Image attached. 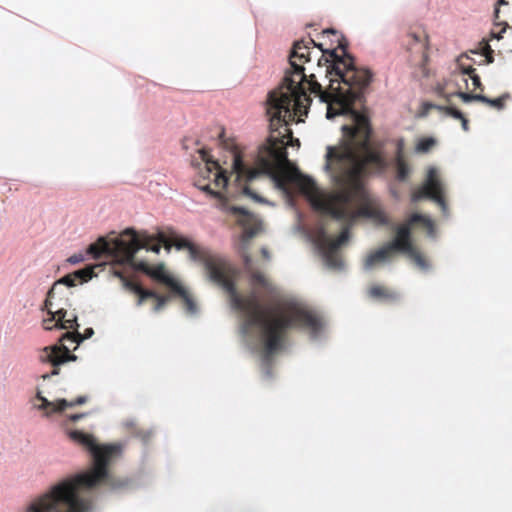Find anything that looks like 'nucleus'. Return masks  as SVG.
I'll use <instances>...</instances> for the list:
<instances>
[{
	"label": "nucleus",
	"instance_id": "f257e3e1",
	"mask_svg": "<svg viewBox=\"0 0 512 512\" xmlns=\"http://www.w3.org/2000/svg\"><path fill=\"white\" fill-rule=\"evenodd\" d=\"M187 251L191 261L204 266L208 279L226 292L230 309L238 318L239 341L244 349L257 358L263 380L273 379L275 356L288 351V330L299 329L316 347L328 341V323L315 310L293 299L283 307L277 301L265 304L256 292L244 297L236 287V269L228 261L193 242Z\"/></svg>",
	"mask_w": 512,
	"mask_h": 512
},
{
	"label": "nucleus",
	"instance_id": "f03ea898",
	"mask_svg": "<svg viewBox=\"0 0 512 512\" xmlns=\"http://www.w3.org/2000/svg\"><path fill=\"white\" fill-rule=\"evenodd\" d=\"M67 434L87 450L91 465L52 486L46 494L31 502L25 512H92L94 500L131 492L151 481V473L145 468L125 478H116L110 472V464L123 452L121 443L100 444L93 435L78 429L69 430Z\"/></svg>",
	"mask_w": 512,
	"mask_h": 512
},
{
	"label": "nucleus",
	"instance_id": "7ed1b4c3",
	"mask_svg": "<svg viewBox=\"0 0 512 512\" xmlns=\"http://www.w3.org/2000/svg\"><path fill=\"white\" fill-rule=\"evenodd\" d=\"M344 91L343 88H337L340 107L335 110L328 104L326 118L332 120L343 115L350 119L351 124L341 126L342 137L338 147H326L323 171L338 190L346 187L356 197L365 200V179L385 175L390 166L387 141L376 134L368 114L353 105L355 102H363L365 98L348 99Z\"/></svg>",
	"mask_w": 512,
	"mask_h": 512
},
{
	"label": "nucleus",
	"instance_id": "20e7f679",
	"mask_svg": "<svg viewBox=\"0 0 512 512\" xmlns=\"http://www.w3.org/2000/svg\"><path fill=\"white\" fill-rule=\"evenodd\" d=\"M286 91L283 89L268 92L266 114L269 121L270 135L267 142L258 148L255 159L257 169L246 163L238 154L233 145L228 143L225 137V129L219 127L215 134L209 135L210 139H217L219 144L233 154L232 170L239 181L252 182L261 176H266L273 183L274 188L289 198L293 204L291 191L284 180L272 170L282 165L293 166L288 159L287 147H300V140L292 136L290 125L302 120L296 119L307 116L312 99L301 83L296 82L291 75H286Z\"/></svg>",
	"mask_w": 512,
	"mask_h": 512
},
{
	"label": "nucleus",
	"instance_id": "39448f33",
	"mask_svg": "<svg viewBox=\"0 0 512 512\" xmlns=\"http://www.w3.org/2000/svg\"><path fill=\"white\" fill-rule=\"evenodd\" d=\"M221 209L231 216H234L238 223L243 226V232L235 243V248L239 254L245 271L250 275L251 280L263 287L267 286L264 276L253 269V259L249 255L248 250L251 240L257 235L261 221L255 214L244 206L231 205L227 202L221 204Z\"/></svg>",
	"mask_w": 512,
	"mask_h": 512
},
{
	"label": "nucleus",
	"instance_id": "423d86ee",
	"mask_svg": "<svg viewBox=\"0 0 512 512\" xmlns=\"http://www.w3.org/2000/svg\"><path fill=\"white\" fill-rule=\"evenodd\" d=\"M346 40L341 35V41L338 42V48L342 50V53H337V56H334L331 59H328L325 56H320L317 59V65L319 67L327 66L326 75L327 76H336L337 80L331 81V85L334 82H338L347 86L344 91V95L348 99L361 100L365 98V93L369 85L373 80V74L371 71H365L360 74L362 78L358 76L354 78H348L345 75L344 71L341 68V63L344 59V49H348Z\"/></svg>",
	"mask_w": 512,
	"mask_h": 512
},
{
	"label": "nucleus",
	"instance_id": "0eeeda50",
	"mask_svg": "<svg viewBox=\"0 0 512 512\" xmlns=\"http://www.w3.org/2000/svg\"><path fill=\"white\" fill-rule=\"evenodd\" d=\"M346 40L341 35V41L338 42V48L342 50V53H337V56H334L331 59H328L325 56H320L317 59V65L319 67L327 66L326 75L327 76H336L337 80L331 81V85L334 82H338L347 86L344 91V95L348 99L361 100L365 98V93L369 85L373 80V74L371 71H365L360 74L362 78L358 76L354 78H348L345 75L344 71L341 68V63L344 59V49H348Z\"/></svg>",
	"mask_w": 512,
	"mask_h": 512
},
{
	"label": "nucleus",
	"instance_id": "6e6552de",
	"mask_svg": "<svg viewBox=\"0 0 512 512\" xmlns=\"http://www.w3.org/2000/svg\"><path fill=\"white\" fill-rule=\"evenodd\" d=\"M367 183H368V179H365L364 189L367 194V197H366L367 199H365V200H362V199L356 197V195H354L346 187L340 188L339 191L343 194L346 201L352 202V203L360 206L359 214L362 217L373 221L377 225L389 227L392 231H394L396 233L395 237H399L403 241L413 243L410 225L409 224L397 225L395 223H392L389 220L388 216L386 215L385 211L382 208L376 206V200L369 193V191L367 189Z\"/></svg>",
	"mask_w": 512,
	"mask_h": 512
},
{
	"label": "nucleus",
	"instance_id": "1a4fd4ad",
	"mask_svg": "<svg viewBox=\"0 0 512 512\" xmlns=\"http://www.w3.org/2000/svg\"><path fill=\"white\" fill-rule=\"evenodd\" d=\"M317 234L319 237V243L315 246V254L320 257L323 265L326 268L335 271L344 270L345 264L336 252L341 246L345 245L349 241V229H343L338 238L334 239L333 236L328 233L325 226L318 223Z\"/></svg>",
	"mask_w": 512,
	"mask_h": 512
},
{
	"label": "nucleus",
	"instance_id": "9d476101",
	"mask_svg": "<svg viewBox=\"0 0 512 512\" xmlns=\"http://www.w3.org/2000/svg\"><path fill=\"white\" fill-rule=\"evenodd\" d=\"M123 235L129 238L127 244L124 246L123 242L119 239H114V247H117L116 259L117 265L131 264L137 253L144 249L146 242L142 239V230L137 231L134 227H126L123 230Z\"/></svg>",
	"mask_w": 512,
	"mask_h": 512
},
{
	"label": "nucleus",
	"instance_id": "9b49d317",
	"mask_svg": "<svg viewBox=\"0 0 512 512\" xmlns=\"http://www.w3.org/2000/svg\"><path fill=\"white\" fill-rule=\"evenodd\" d=\"M438 169L435 166H430L427 169L426 177L419 188V191L413 192L411 201L417 203L421 200L432 201L435 194H444L445 186L443 181L437 177Z\"/></svg>",
	"mask_w": 512,
	"mask_h": 512
},
{
	"label": "nucleus",
	"instance_id": "f8f14e48",
	"mask_svg": "<svg viewBox=\"0 0 512 512\" xmlns=\"http://www.w3.org/2000/svg\"><path fill=\"white\" fill-rule=\"evenodd\" d=\"M311 45L313 47L318 48L321 52H322V49H325L323 47L322 43L315 42L312 38H309L308 41L296 40L293 43V46H292L291 52H290V56H289V63L291 65V68L293 69V72L297 75H302L303 78L306 77V75L304 73L305 68L303 66L299 65L298 63H296L293 60V58H298L299 60L304 61V62H310L312 59L311 52L309 51Z\"/></svg>",
	"mask_w": 512,
	"mask_h": 512
},
{
	"label": "nucleus",
	"instance_id": "ddd939ff",
	"mask_svg": "<svg viewBox=\"0 0 512 512\" xmlns=\"http://www.w3.org/2000/svg\"><path fill=\"white\" fill-rule=\"evenodd\" d=\"M52 307H49L47 310L49 314V318L44 320L46 322H54V325H45L44 329L47 331L51 330H66V331H77L80 329V324L78 322V316L76 313H71L69 315L68 311L64 308H59L56 311L51 310Z\"/></svg>",
	"mask_w": 512,
	"mask_h": 512
},
{
	"label": "nucleus",
	"instance_id": "4468645a",
	"mask_svg": "<svg viewBox=\"0 0 512 512\" xmlns=\"http://www.w3.org/2000/svg\"><path fill=\"white\" fill-rule=\"evenodd\" d=\"M86 256L99 260L105 258L109 262L116 264L117 247H114V242L109 241L104 236H99L94 243H91L86 248Z\"/></svg>",
	"mask_w": 512,
	"mask_h": 512
},
{
	"label": "nucleus",
	"instance_id": "2eb2a0df",
	"mask_svg": "<svg viewBox=\"0 0 512 512\" xmlns=\"http://www.w3.org/2000/svg\"><path fill=\"white\" fill-rule=\"evenodd\" d=\"M170 293L174 296L179 298L184 306L185 312L189 316H198L199 315V307L194 300V298L190 295L186 287L182 285L181 282H179L175 287H173L170 290Z\"/></svg>",
	"mask_w": 512,
	"mask_h": 512
},
{
	"label": "nucleus",
	"instance_id": "dca6fc26",
	"mask_svg": "<svg viewBox=\"0 0 512 512\" xmlns=\"http://www.w3.org/2000/svg\"><path fill=\"white\" fill-rule=\"evenodd\" d=\"M147 275L165 285L169 291L180 282L172 274L166 271L163 263H160L155 267L150 266Z\"/></svg>",
	"mask_w": 512,
	"mask_h": 512
},
{
	"label": "nucleus",
	"instance_id": "f3484780",
	"mask_svg": "<svg viewBox=\"0 0 512 512\" xmlns=\"http://www.w3.org/2000/svg\"><path fill=\"white\" fill-rule=\"evenodd\" d=\"M391 263L392 257L387 253L386 248L382 246L367 255L363 262L362 269L365 272H369L376 264L390 265Z\"/></svg>",
	"mask_w": 512,
	"mask_h": 512
},
{
	"label": "nucleus",
	"instance_id": "a211bd4d",
	"mask_svg": "<svg viewBox=\"0 0 512 512\" xmlns=\"http://www.w3.org/2000/svg\"><path fill=\"white\" fill-rule=\"evenodd\" d=\"M60 351V348L57 344H52L46 346L42 349L40 354V360L45 363H50L53 368L51 370L50 375L56 376L60 373V366L63 365L60 363V360L57 358V352Z\"/></svg>",
	"mask_w": 512,
	"mask_h": 512
},
{
	"label": "nucleus",
	"instance_id": "6ab92c4d",
	"mask_svg": "<svg viewBox=\"0 0 512 512\" xmlns=\"http://www.w3.org/2000/svg\"><path fill=\"white\" fill-rule=\"evenodd\" d=\"M296 217H297L298 223L293 227V233L302 234L304 239L312 245V248L315 251V246H316V244L319 243V237L317 234V225L315 226L314 231L310 232L301 223V221L303 219V213L299 210H296Z\"/></svg>",
	"mask_w": 512,
	"mask_h": 512
},
{
	"label": "nucleus",
	"instance_id": "aec40b11",
	"mask_svg": "<svg viewBox=\"0 0 512 512\" xmlns=\"http://www.w3.org/2000/svg\"><path fill=\"white\" fill-rule=\"evenodd\" d=\"M395 180L399 183H408L412 168L402 157H396L394 163Z\"/></svg>",
	"mask_w": 512,
	"mask_h": 512
},
{
	"label": "nucleus",
	"instance_id": "412c9836",
	"mask_svg": "<svg viewBox=\"0 0 512 512\" xmlns=\"http://www.w3.org/2000/svg\"><path fill=\"white\" fill-rule=\"evenodd\" d=\"M341 66H343L342 70L344 71L345 75L348 72L353 73L350 78H354L356 76L362 78L360 74L364 73L365 71H369L368 69H359L357 67L355 57L349 52L348 49H344V59L341 63Z\"/></svg>",
	"mask_w": 512,
	"mask_h": 512
},
{
	"label": "nucleus",
	"instance_id": "4be33fe9",
	"mask_svg": "<svg viewBox=\"0 0 512 512\" xmlns=\"http://www.w3.org/2000/svg\"><path fill=\"white\" fill-rule=\"evenodd\" d=\"M413 246V243L403 241L399 237H394L383 248H386L387 253L391 251L407 256Z\"/></svg>",
	"mask_w": 512,
	"mask_h": 512
},
{
	"label": "nucleus",
	"instance_id": "5701e85b",
	"mask_svg": "<svg viewBox=\"0 0 512 512\" xmlns=\"http://www.w3.org/2000/svg\"><path fill=\"white\" fill-rule=\"evenodd\" d=\"M511 97L510 93L506 92L497 98H490L484 94H478V102L484 103L499 111L505 108V100Z\"/></svg>",
	"mask_w": 512,
	"mask_h": 512
},
{
	"label": "nucleus",
	"instance_id": "b1692460",
	"mask_svg": "<svg viewBox=\"0 0 512 512\" xmlns=\"http://www.w3.org/2000/svg\"><path fill=\"white\" fill-rule=\"evenodd\" d=\"M369 295L372 298H375V299H378V300L384 301V302L394 301V300H397L399 298V294L398 293H390V292L384 290L380 286H373V287H371L370 290H369Z\"/></svg>",
	"mask_w": 512,
	"mask_h": 512
},
{
	"label": "nucleus",
	"instance_id": "393cba45",
	"mask_svg": "<svg viewBox=\"0 0 512 512\" xmlns=\"http://www.w3.org/2000/svg\"><path fill=\"white\" fill-rule=\"evenodd\" d=\"M71 275L78 285L86 283L89 280H91L95 276V273L93 267L88 266L75 270L74 272L71 273Z\"/></svg>",
	"mask_w": 512,
	"mask_h": 512
},
{
	"label": "nucleus",
	"instance_id": "a878e982",
	"mask_svg": "<svg viewBox=\"0 0 512 512\" xmlns=\"http://www.w3.org/2000/svg\"><path fill=\"white\" fill-rule=\"evenodd\" d=\"M142 239L145 242H158L161 244H166L170 241V236L166 235V233L161 229H157L155 234H151L147 230H142Z\"/></svg>",
	"mask_w": 512,
	"mask_h": 512
},
{
	"label": "nucleus",
	"instance_id": "bb28decb",
	"mask_svg": "<svg viewBox=\"0 0 512 512\" xmlns=\"http://www.w3.org/2000/svg\"><path fill=\"white\" fill-rule=\"evenodd\" d=\"M407 256L413 260L416 266H418L422 271H431L432 265L414 248V246Z\"/></svg>",
	"mask_w": 512,
	"mask_h": 512
},
{
	"label": "nucleus",
	"instance_id": "cd10ccee",
	"mask_svg": "<svg viewBox=\"0 0 512 512\" xmlns=\"http://www.w3.org/2000/svg\"><path fill=\"white\" fill-rule=\"evenodd\" d=\"M471 52L483 55L485 57V60L483 62L478 63L479 65L492 64L495 60L494 55H493L494 52H493L491 46L489 45L488 42H486L484 40L480 43V47L478 48V50H473Z\"/></svg>",
	"mask_w": 512,
	"mask_h": 512
},
{
	"label": "nucleus",
	"instance_id": "c85d7f7f",
	"mask_svg": "<svg viewBox=\"0 0 512 512\" xmlns=\"http://www.w3.org/2000/svg\"><path fill=\"white\" fill-rule=\"evenodd\" d=\"M198 153L200 154V157L203 162H205L207 173L210 174L213 169L220 168V164L218 160H216L206 148H201L198 150Z\"/></svg>",
	"mask_w": 512,
	"mask_h": 512
},
{
	"label": "nucleus",
	"instance_id": "c756f323",
	"mask_svg": "<svg viewBox=\"0 0 512 512\" xmlns=\"http://www.w3.org/2000/svg\"><path fill=\"white\" fill-rule=\"evenodd\" d=\"M67 279H68L67 275H64V276L60 277L58 280H56L54 282L52 287L47 291L46 299L44 301V308L43 309H48L49 307L53 306L52 299L54 298V296L56 294L57 287L59 285L66 286Z\"/></svg>",
	"mask_w": 512,
	"mask_h": 512
},
{
	"label": "nucleus",
	"instance_id": "7c9ffc66",
	"mask_svg": "<svg viewBox=\"0 0 512 512\" xmlns=\"http://www.w3.org/2000/svg\"><path fill=\"white\" fill-rule=\"evenodd\" d=\"M56 344L60 348V351L57 352V358L60 360V363L66 364L68 362H75L78 360V356L71 353L70 349L65 345V343L57 342Z\"/></svg>",
	"mask_w": 512,
	"mask_h": 512
},
{
	"label": "nucleus",
	"instance_id": "2f4dec72",
	"mask_svg": "<svg viewBox=\"0 0 512 512\" xmlns=\"http://www.w3.org/2000/svg\"><path fill=\"white\" fill-rule=\"evenodd\" d=\"M65 341L76 343V345L79 346L85 341V339L78 329L77 331H66L62 333L58 339V342L65 343Z\"/></svg>",
	"mask_w": 512,
	"mask_h": 512
},
{
	"label": "nucleus",
	"instance_id": "473e14b6",
	"mask_svg": "<svg viewBox=\"0 0 512 512\" xmlns=\"http://www.w3.org/2000/svg\"><path fill=\"white\" fill-rule=\"evenodd\" d=\"M436 144V139L432 136L420 138L415 146L416 153H428Z\"/></svg>",
	"mask_w": 512,
	"mask_h": 512
},
{
	"label": "nucleus",
	"instance_id": "72a5a7b5",
	"mask_svg": "<svg viewBox=\"0 0 512 512\" xmlns=\"http://www.w3.org/2000/svg\"><path fill=\"white\" fill-rule=\"evenodd\" d=\"M172 240L175 241L173 247L177 251L187 250V248L192 244V241L190 239H188L185 236L179 235L175 232H173L170 236V241Z\"/></svg>",
	"mask_w": 512,
	"mask_h": 512
},
{
	"label": "nucleus",
	"instance_id": "f704fd0d",
	"mask_svg": "<svg viewBox=\"0 0 512 512\" xmlns=\"http://www.w3.org/2000/svg\"><path fill=\"white\" fill-rule=\"evenodd\" d=\"M242 193L245 196H248L249 198H251L252 200H254L257 203L266 204V205H270V206H274L275 205L274 202H272V201L268 200L267 198L259 195L258 193H256L255 191H253L252 189H250L247 186H245L242 189Z\"/></svg>",
	"mask_w": 512,
	"mask_h": 512
},
{
	"label": "nucleus",
	"instance_id": "c9c22d12",
	"mask_svg": "<svg viewBox=\"0 0 512 512\" xmlns=\"http://www.w3.org/2000/svg\"><path fill=\"white\" fill-rule=\"evenodd\" d=\"M40 404L35 405L34 408L37 410L44 411L45 417H50L53 414L54 409V401H50L48 398L41 397L40 398Z\"/></svg>",
	"mask_w": 512,
	"mask_h": 512
},
{
	"label": "nucleus",
	"instance_id": "e433bc0d",
	"mask_svg": "<svg viewBox=\"0 0 512 512\" xmlns=\"http://www.w3.org/2000/svg\"><path fill=\"white\" fill-rule=\"evenodd\" d=\"M153 434H154L153 429H149V430H146V431L135 430L133 435H134V437L140 439L144 446H147L148 443L150 442Z\"/></svg>",
	"mask_w": 512,
	"mask_h": 512
},
{
	"label": "nucleus",
	"instance_id": "4c0bfd02",
	"mask_svg": "<svg viewBox=\"0 0 512 512\" xmlns=\"http://www.w3.org/2000/svg\"><path fill=\"white\" fill-rule=\"evenodd\" d=\"M122 267L123 266H130V267H133L135 270L139 271V272H142L144 274L147 275L148 271H149V268H150V265L149 263L146 261V260H136V258L134 259V262H132L131 264H125V265H121Z\"/></svg>",
	"mask_w": 512,
	"mask_h": 512
},
{
	"label": "nucleus",
	"instance_id": "58836bf2",
	"mask_svg": "<svg viewBox=\"0 0 512 512\" xmlns=\"http://www.w3.org/2000/svg\"><path fill=\"white\" fill-rule=\"evenodd\" d=\"M432 202L436 203L440 207V209L445 217H449V209H448V205L444 199V194L436 193Z\"/></svg>",
	"mask_w": 512,
	"mask_h": 512
},
{
	"label": "nucleus",
	"instance_id": "ea45409f",
	"mask_svg": "<svg viewBox=\"0 0 512 512\" xmlns=\"http://www.w3.org/2000/svg\"><path fill=\"white\" fill-rule=\"evenodd\" d=\"M214 183L223 188H227L229 185V177L224 170H220L216 173Z\"/></svg>",
	"mask_w": 512,
	"mask_h": 512
},
{
	"label": "nucleus",
	"instance_id": "a19ab883",
	"mask_svg": "<svg viewBox=\"0 0 512 512\" xmlns=\"http://www.w3.org/2000/svg\"><path fill=\"white\" fill-rule=\"evenodd\" d=\"M289 179L291 181H295L297 180L298 178L302 177V173L301 171L298 169V167H294V172L292 174H290L289 176ZM303 177L306 179V183L308 185H316V182L314 180V178L312 176H309V175H303Z\"/></svg>",
	"mask_w": 512,
	"mask_h": 512
},
{
	"label": "nucleus",
	"instance_id": "79ce46f5",
	"mask_svg": "<svg viewBox=\"0 0 512 512\" xmlns=\"http://www.w3.org/2000/svg\"><path fill=\"white\" fill-rule=\"evenodd\" d=\"M121 283L125 290H127L135 295L139 294L141 292V286L128 280L126 277L121 280Z\"/></svg>",
	"mask_w": 512,
	"mask_h": 512
},
{
	"label": "nucleus",
	"instance_id": "37998d69",
	"mask_svg": "<svg viewBox=\"0 0 512 512\" xmlns=\"http://www.w3.org/2000/svg\"><path fill=\"white\" fill-rule=\"evenodd\" d=\"M331 219L336 222H345L348 218L347 212L340 209H331L329 212Z\"/></svg>",
	"mask_w": 512,
	"mask_h": 512
},
{
	"label": "nucleus",
	"instance_id": "c03bdc74",
	"mask_svg": "<svg viewBox=\"0 0 512 512\" xmlns=\"http://www.w3.org/2000/svg\"><path fill=\"white\" fill-rule=\"evenodd\" d=\"M67 408H72L71 401H68L65 398H59L56 401H54L53 413L62 412Z\"/></svg>",
	"mask_w": 512,
	"mask_h": 512
},
{
	"label": "nucleus",
	"instance_id": "a18cd8bd",
	"mask_svg": "<svg viewBox=\"0 0 512 512\" xmlns=\"http://www.w3.org/2000/svg\"><path fill=\"white\" fill-rule=\"evenodd\" d=\"M452 95L459 97L464 103L478 101V94H470L462 91H457L455 93H452Z\"/></svg>",
	"mask_w": 512,
	"mask_h": 512
},
{
	"label": "nucleus",
	"instance_id": "49530a36",
	"mask_svg": "<svg viewBox=\"0 0 512 512\" xmlns=\"http://www.w3.org/2000/svg\"><path fill=\"white\" fill-rule=\"evenodd\" d=\"M199 190L210 196L211 198L218 199L220 198L221 194L215 190H213L209 184L204 185H196Z\"/></svg>",
	"mask_w": 512,
	"mask_h": 512
},
{
	"label": "nucleus",
	"instance_id": "de8ad7c7",
	"mask_svg": "<svg viewBox=\"0 0 512 512\" xmlns=\"http://www.w3.org/2000/svg\"><path fill=\"white\" fill-rule=\"evenodd\" d=\"M145 246H146L145 250L147 252H152L157 255L160 254L161 249H162V244L158 243V242H146Z\"/></svg>",
	"mask_w": 512,
	"mask_h": 512
},
{
	"label": "nucleus",
	"instance_id": "09e8293b",
	"mask_svg": "<svg viewBox=\"0 0 512 512\" xmlns=\"http://www.w3.org/2000/svg\"><path fill=\"white\" fill-rule=\"evenodd\" d=\"M446 115L457 120H460L461 118L464 117V114L454 106H448V108L446 109Z\"/></svg>",
	"mask_w": 512,
	"mask_h": 512
},
{
	"label": "nucleus",
	"instance_id": "8fccbe9b",
	"mask_svg": "<svg viewBox=\"0 0 512 512\" xmlns=\"http://www.w3.org/2000/svg\"><path fill=\"white\" fill-rule=\"evenodd\" d=\"M431 219L429 216L421 214V213H413L410 216V223H421L424 225L426 223V220Z\"/></svg>",
	"mask_w": 512,
	"mask_h": 512
},
{
	"label": "nucleus",
	"instance_id": "3c124183",
	"mask_svg": "<svg viewBox=\"0 0 512 512\" xmlns=\"http://www.w3.org/2000/svg\"><path fill=\"white\" fill-rule=\"evenodd\" d=\"M424 226L427 229L428 237L431 238V239H435L436 238V232H435V225H434L433 220L432 219L426 220V223L424 224Z\"/></svg>",
	"mask_w": 512,
	"mask_h": 512
},
{
	"label": "nucleus",
	"instance_id": "603ef678",
	"mask_svg": "<svg viewBox=\"0 0 512 512\" xmlns=\"http://www.w3.org/2000/svg\"><path fill=\"white\" fill-rule=\"evenodd\" d=\"M84 260H85L84 254L75 253V254L71 255L70 257H68L67 262L72 265H76V264L83 262Z\"/></svg>",
	"mask_w": 512,
	"mask_h": 512
},
{
	"label": "nucleus",
	"instance_id": "864d4df0",
	"mask_svg": "<svg viewBox=\"0 0 512 512\" xmlns=\"http://www.w3.org/2000/svg\"><path fill=\"white\" fill-rule=\"evenodd\" d=\"M156 299V304L153 308L154 312H158L160 311L167 303L168 301V298L166 297H160L159 295L155 298Z\"/></svg>",
	"mask_w": 512,
	"mask_h": 512
},
{
	"label": "nucleus",
	"instance_id": "5fc2aeb1",
	"mask_svg": "<svg viewBox=\"0 0 512 512\" xmlns=\"http://www.w3.org/2000/svg\"><path fill=\"white\" fill-rule=\"evenodd\" d=\"M89 414H90V412H81V413L70 414V415H68V420L71 422H78V421L84 419L85 417H87Z\"/></svg>",
	"mask_w": 512,
	"mask_h": 512
},
{
	"label": "nucleus",
	"instance_id": "6e6d98bb",
	"mask_svg": "<svg viewBox=\"0 0 512 512\" xmlns=\"http://www.w3.org/2000/svg\"><path fill=\"white\" fill-rule=\"evenodd\" d=\"M138 295H141L145 300L155 299L158 296V294L155 291L144 290L142 287H141V292Z\"/></svg>",
	"mask_w": 512,
	"mask_h": 512
},
{
	"label": "nucleus",
	"instance_id": "4d7b16f0",
	"mask_svg": "<svg viewBox=\"0 0 512 512\" xmlns=\"http://www.w3.org/2000/svg\"><path fill=\"white\" fill-rule=\"evenodd\" d=\"M435 103L425 101L422 103V111L420 113L421 116H426L429 110L434 109Z\"/></svg>",
	"mask_w": 512,
	"mask_h": 512
},
{
	"label": "nucleus",
	"instance_id": "13d9d810",
	"mask_svg": "<svg viewBox=\"0 0 512 512\" xmlns=\"http://www.w3.org/2000/svg\"><path fill=\"white\" fill-rule=\"evenodd\" d=\"M338 46L336 48H327V49H322V55L321 56H325L327 57L328 59H331L333 58L334 56H337V50H338Z\"/></svg>",
	"mask_w": 512,
	"mask_h": 512
},
{
	"label": "nucleus",
	"instance_id": "bf43d9fd",
	"mask_svg": "<svg viewBox=\"0 0 512 512\" xmlns=\"http://www.w3.org/2000/svg\"><path fill=\"white\" fill-rule=\"evenodd\" d=\"M438 96L445 98L447 101L453 96L452 94H447L444 90V87L440 84L437 85L435 89Z\"/></svg>",
	"mask_w": 512,
	"mask_h": 512
},
{
	"label": "nucleus",
	"instance_id": "052dcab7",
	"mask_svg": "<svg viewBox=\"0 0 512 512\" xmlns=\"http://www.w3.org/2000/svg\"><path fill=\"white\" fill-rule=\"evenodd\" d=\"M470 79L472 80V84L477 89H483V85L481 82V79L478 74L474 73L470 76Z\"/></svg>",
	"mask_w": 512,
	"mask_h": 512
},
{
	"label": "nucleus",
	"instance_id": "680f3d73",
	"mask_svg": "<svg viewBox=\"0 0 512 512\" xmlns=\"http://www.w3.org/2000/svg\"><path fill=\"white\" fill-rule=\"evenodd\" d=\"M87 400L88 397L86 395L78 396L75 400L71 401L72 408L85 404Z\"/></svg>",
	"mask_w": 512,
	"mask_h": 512
},
{
	"label": "nucleus",
	"instance_id": "e2e57ef3",
	"mask_svg": "<svg viewBox=\"0 0 512 512\" xmlns=\"http://www.w3.org/2000/svg\"><path fill=\"white\" fill-rule=\"evenodd\" d=\"M404 139L403 138H400L397 140V143H396V150H397V157H402L403 158V154H404Z\"/></svg>",
	"mask_w": 512,
	"mask_h": 512
},
{
	"label": "nucleus",
	"instance_id": "0e129e2a",
	"mask_svg": "<svg viewBox=\"0 0 512 512\" xmlns=\"http://www.w3.org/2000/svg\"><path fill=\"white\" fill-rule=\"evenodd\" d=\"M110 263L113 265V267H112V275H113L114 277L118 278L120 281H121L123 278H125L124 273H123L120 269H118V268H116V267H115V266H118V265H117V264H114V263H112V262H110Z\"/></svg>",
	"mask_w": 512,
	"mask_h": 512
},
{
	"label": "nucleus",
	"instance_id": "69168bd1",
	"mask_svg": "<svg viewBox=\"0 0 512 512\" xmlns=\"http://www.w3.org/2000/svg\"><path fill=\"white\" fill-rule=\"evenodd\" d=\"M460 70H461V74H463V75L471 76L472 74L475 73V69L472 66H463L462 65L460 67Z\"/></svg>",
	"mask_w": 512,
	"mask_h": 512
},
{
	"label": "nucleus",
	"instance_id": "338daca9",
	"mask_svg": "<svg viewBox=\"0 0 512 512\" xmlns=\"http://www.w3.org/2000/svg\"><path fill=\"white\" fill-rule=\"evenodd\" d=\"M94 329L92 327H88L84 330V333L82 334L83 335V338L85 340L87 339H90L93 335H94Z\"/></svg>",
	"mask_w": 512,
	"mask_h": 512
},
{
	"label": "nucleus",
	"instance_id": "774afa93",
	"mask_svg": "<svg viewBox=\"0 0 512 512\" xmlns=\"http://www.w3.org/2000/svg\"><path fill=\"white\" fill-rule=\"evenodd\" d=\"M67 277H68V279H67L66 287H68V288L75 287L77 285V283L75 282V280L72 277L71 273L67 274Z\"/></svg>",
	"mask_w": 512,
	"mask_h": 512
}]
</instances>
